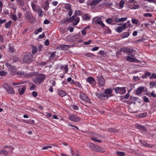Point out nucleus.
<instances>
[{
  "label": "nucleus",
  "instance_id": "f257e3e1",
  "mask_svg": "<svg viewBox=\"0 0 156 156\" xmlns=\"http://www.w3.org/2000/svg\"><path fill=\"white\" fill-rule=\"evenodd\" d=\"M45 79L44 74H38L36 75L35 77L33 79V82L36 84H40Z\"/></svg>",
  "mask_w": 156,
  "mask_h": 156
},
{
  "label": "nucleus",
  "instance_id": "f03ea898",
  "mask_svg": "<svg viewBox=\"0 0 156 156\" xmlns=\"http://www.w3.org/2000/svg\"><path fill=\"white\" fill-rule=\"evenodd\" d=\"M16 74L19 77L27 78L32 77L34 74V72H33L25 73L23 71H19L16 72Z\"/></svg>",
  "mask_w": 156,
  "mask_h": 156
},
{
  "label": "nucleus",
  "instance_id": "7ed1b4c3",
  "mask_svg": "<svg viewBox=\"0 0 156 156\" xmlns=\"http://www.w3.org/2000/svg\"><path fill=\"white\" fill-rule=\"evenodd\" d=\"M89 147L91 149L94 151L100 152H103L105 151V149L103 148L96 145L93 143H90L89 144Z\"/></svg>",
  "mask_w": 156,
  "mask_h": 156
},
{
  "label": "nucleus",
  "instance_id": "20e7f679",
  "mask_svg": "<svg viewBox=\"0 0 156 156\" xmlns=\"http://www.w3.org/2000/svg\"><path fill=\"white\" fill-rule=\"evenodd\" d=\"M33 55L30 53H26L23 56V61L25 63H29L33 61Z\"/></svg>",
  "mask_w": 156,
  "mask_h": 156
},
{
  "label": "nucleus",
  "instance_id": "39448f33",
  "mask_svg": "<svg viewBox=\"0 0 156 156\" xmlns=\"http://www.w3.org/2000/svg\"><path fill=\"white\" fill-rule=\"evenodd\" d=\"M5 66L8 68L10 72L11 73V75H14L16 74V69L15 66L8 63H6L5 64Z\"/></svg>",
  "mask_w": 156,
  "mask_h": 156
},
{
  "label": "nucleus",
  "instance_id": "423d86ee",
  "mask_svg": "<svg viewBox=\"0 0 156 156\" xmlns=\"http://www.w3.org/2000/svg\"><path fill=\"white\" fill-rule=\"evenodd\" d=\"M120 51L121 52L128 53L131 56H134V55L132 54L134 51V49H133L128 47H123L120 48Z\"/></svg>",
  "mask_w": 156,
  "mask_h": 156
},
{
  "label": "nucleus",
  "instance_id": "0eeeda50",
  "mask_svg": "<svg viewBox=\"0 0 156 156\" xmlns=\"http://www.w3.org/2000/svg\"><path fill=\"white\" fill-rule=\"evenodd\" d=\"M115 92L116 94H123L126 92V89L125 87H117L115 88Z\"/></svg>",
  "mask_w": 156,
  "mask_h": 156
},
{
  "label": "nucleus",
  "instance_id": "6e6552de",
  "mask_svg": "<svg viewBox=\"0 0 156 156\" xmlns=\"http://www.w3.org/2000/svg\"><path fill=\"white\" fill-rule=\"evenodd\" d=\"M80 96L81 99L83 101L87 102L89 103H91V100L83 92H81L80 93Z\"/></svg>",
  "mask_w": 156,
  "mask_h": 156
},
{
  "label": "nucleus",
  "instance_id": "1a4fd4ad",
  "mask_svg": "<svg viewBox=\"0 0 156 156\" xmlns=\"http://www.w3.org/2000/svg\"><path fill=\"white\" fill-rule=\"evenodd\" d=\"M25 17L29 22L30 23H33L34 18L30 12H26L25 14Z\"/></svg>",
  "mask_w": 156,
  "mask_h": 156
},
{
  "label": "nucleus",
  "instance_id": "9d476101",
  "mask_svg": "<svg viewBox=\"0 0 156 156\" xmlns=\"http://www.w3.org/2000/svg\"><path fill=\"white\" fill-rule=\"evenodd\" d=\"M96 95L98 98L102 100H105L108 99V96L105 95V93H96Z\"/></svg>",
  "mask_w": 156,
  "mask_h": 156
},
{
  "label": "nucleus",
  "instance_id": "9b49d317",
  "mask_svg": "<svg viewBox=\"0 0 156 156\" xmlns=\"http://www.w3.org/2000/svg\"><path fill=\"white\" fill-rule=\"evenodd\" d=\"M5 88L7 92L9 94H14L15 92L14 90L13 87L12 86H9L8 84L6 85V86L5 87Z\"/></svg>",
  "mask_w": 156,
  "mask_h": 156
},
{
  "label": "nucleus",
  "instance_id": "f8f14e48",
  "mask_svg": "<svg viewBox=\"0 0 156 156\" xmlns=\"http://www.w3.org/2000/svg\"><path fill=\"white\" fill-rule=\"evenodd\" d=\"M68 118L70 120L75 122H76L80 120V118L77 115H69Z\"/></svg>",
  "mask_w": 156,
  "mask_h": 156
},
{
  "label": "nucleus",
  "instance_id": "ddd939ff",
  "mask_svg": "<svg viewBox=\"0 0 156 156\" xmlns=\"http://www.w3.org/2000/svg\"><path fill=\"white\" fill-rule=\"evenodd\" d=\"M98 84L100 85L103 86L105 83V80L103 78L102 76H98L97 77Z\"/></svg>",
  "mask_w": 156,
  "mask_h": 156
},
{
  "label": "nucleus",
  "instance_id": "4468645a",
  "mask_svg": "<svg viewBox=\"0 0 156 156\" xmlns=\"http://www.w3.org/2000/svg\"><path fill=\"white\" fill-rule=\"evenodd\" d=\"M70 48V46L67 44H61L58 47V48L59 50H65L69 49Z\"/></svg>",
  "mask_w": 156,
  "mask_h": 156
},
{
  "label": "nucleus",
  "instance_id": "2eb2a0df",
  "mask_svg": "<svg viewBox=\"0 0 156 156\" xmlns=\"http://www.w3.org/2000/svg\"><path fill=\"white\" fill-rule=\"evenodd\" d=\"M136 127L139 129L143 132H146L147 131V129L145 127L141 125L137 124L136 125Z\"/></svg>",
  "mask_w": 156,
  "mask_h": 156
},
{
  "label": "nucleus",
  "instance_id": "dca6fc26",
  "mask_svg": "<svg viewBox=\"0 0 156 156\" xmlns=\"http://www.w3.org/2000/svg\"><path fill=\"white\" fill-rule=\"evenodd\" d=\"M87 81L90 84L94 85L95 84V79L92 77H89L87 79Z\"/></svg>",
  "mask_w": 156,
  "mask_h": 156
},
{
  "label": "nucleus",
  "instance_id": "f3484780",
  "mask_svg": "<svg viewBox=\"0 0 156 156\" xmlns=\"http://www.w3.org/2000/svg\"><path fill=\"white\" fill-rule=\"evenodd\" d=\"M133 56H128L126 57V60L127 61L133 62H138V60L135 58H133Z\"/></svg>",
  "mask_w": 156,
  "mask_h": 156
},
{
  "label": "nucleus",
  "instance_id": "a211bd4d",
  "mask_svg": "<svg viewBox=\"0 0 156 156\" xmlns=\"http://www.w3.org/2000/svg\"><path fill=\"white\" fill-rule=\"evenodd\" d=\"M6 151H7V152L9 153H11L12 152L13 150L14 149V148L12 146H6L4 147V148Z\"/></svg>",
  "mask_w": 156,
  "mask_h": 156
},
{
  "label": "nucleus",
  "instance_id": "6ab92c4d",
  "mask_svg": "<svg viewBox=\"0 0 156 156\" xmlns=\"http://www.w3.org/2000/svg\"><path fill=\"white\" fill-rule=\"evenodd\" d=\"M57 92L58 94L61 97H63L66 96L67 94L66 91L59 89L58 90Z\"/></svg>",
  "mask_w": 156,
  "mask_h": 156
},
{
  "label": "nucleus",
  "instance_id": "aec40b11",
  "mask_svg": "<svg viewBox=\"0 0 156 156\" xmlns=\"http://www.w3.org/2000/svg\"><path fill=\"white\" fill-rule=\"evenodd\" d=\"M105 95H107L108 96V98L109 97H111L112 96V90L111 88L107 89L105 90Z\"/></svg>",
  "mask_w": 156,
  "mask_h": 156
},
{
  "label": "nucleus",
  "instance_id": "412c9836",
  "mask_svg": "<svg viewBox=\"0 0 156 156\" xmlns=\"http://www.w3.org/2000/svg\"><path fill=\"white\" fill-rule=\"evenodd\" d=\"M144 90V87L143 86H141L139 87L136 91V94L139 95L143 92Z\"/></svg>",
  "mask_w": 156,
  "mask_h": 156
},
{
  "label": "nucleus",
  "instance_id": "4be33fe9",
  "mask_svg": "<svg viewBox=\"0 0 156 156\" xmlns=\"http://www.w3.org/2000/svg\"><path fill=\"white\" fill-rule=\"evenodd\" d=\"M130 35L129 32L126 31L124 32L121 34V36L122 38H125L127 37Z\"/></svg>",
  "mask_w": 156,
  "mask_h": 156
},
{
  "label": "nucleus",
  "instance_id": "5701e85b",
  "mask_svg": "<svg viewBox=\"0 0 156 156\" xmlns=\"http://www.w3.org/2000/svg\"><path fill=\"white\" fill-rule=\"evenodd\" d=\"M102 0H94L90 4V5L91 6H96Z\"/></svg>",
  "mask_w": 156,
  "mask_h": 156
},
{
  "label": "nucleus",
  "instance_id": "b1692460",
  "mask_svg": "<svg viewBox=\"0 0 156 156\" xmlns=\"http://www.w3.org/2000/svg\"><path fill=\"white\" fill-rule=\"evenodd\" d=\"M60 68L62 69H64L65 73H66L69 70L68 65H66L65 66L62 65L61 66H60Z\"/></svg>",
  "mask_w": 156,
  "mask_h": 156
},
{
  "label": "nucleus",
  "instance_id": "393cba45",
  "mask_svg": "<svg viewBox=\"0 0 156 156\" xmlns=\"http://www.w3.org/2000/svg\"><path fill=\"white\" fill-rule=\"evenodd\" d=\"M90 26L89 25L85 27L81 31L82 34L83 35H85L87 33V29L88 28H90Z\"/></svg>",
  "mask_w": 156,
  "mask_h": 156
},
{
  "label": "nucleus",
  "instance_id": "a878e982",
  "mask_svg": "<svg viewBox=\"0 0 156 156\" xmlns=\"http://www.w3.org/2000/svg\"><path fill=\"white\" fill-rule=\"evenodd\" d=\"M9 153L7 152V151H6L4 148L3 149H1L0 150V154L1 155H3L5 156H7Z\"/></svg>",
  "mask_w": 156,
  "mask_h": 156
},
{
  "label": "nucleus",
  "instance_id": "bb28decb",
  "mask_svg": "<svg viewBox=\"0 0 156 156\" xmlns=\"http://www.w3.org/2000/svg\"><path fill=\"white\" fill-rule=\"evenodd\" d=\"M135 3H137V2H135L133 5H131L132 9H136L139 8V5L138 4H135Z\"/></svg>",
  "mask_w": 156,
  "mask_h": 156
},
{
  "label": "nucleus",
  "instance_id": "cd10ccee",
  "mask_svg": "<svg viewBox=\"0 0 156 156\" xmlns=\"http://www.w3.org/2000/svg\"><path fill=\"white\" fill-rule=\"evenodd\" d=\"M140 142L141 143L142 145L145 147H151V146L150 145L148 144L147 142L145 141H142L141 140H140Z\"/></svg>",
  "mask_w": 156,
  "mask_h": 156
},
{
  "label": "nucleus",
  "instance_id": "c85d7f7f",
  "mask_svg": "<svg viewBox=\"0 0 156 156\" xmlns=\"http://www.w3.org/2000/svg\"><path fill=\"white\" fill-rule=\"evenodd\" d=\"M83 18L84 20H89L90 19V17L88 14H84L83 16Z\"/></svg>",
  "mask_w": 156,
  "mask_h": 156
},
{
  "label": "nucleus",
  "instance_id": "c756f323",
  "mask_svg": "<svg viewBox=\"0 0 156 156\" xmlns=\"http://www.w3.org/2000/svg\"><path fill=\"white\" fill-rule=\"evenodd\" d=\"M71 7V5L69 3H66L65 5V9L68 10L69 11L72 9Z\"/></svg>",
  "mask_w": 156,
  "mask_h": 156
},
{
  "label": "nucleus",
  "instance_id": "7c9ffc66",
  "mask_svg": "<svg viewBox=\"0 0 156 156\" xmlns=\"http://www.w3.org/2000/svg\"><path fill=\"white\" fill-rule=\"evenodd\" d=\"M32 53L33 54L36 53L37 52V47L33 45L32 46Z\"/></svg>",
  "mask_w": 156,
  "mask_h": 156
},
{
  "label": "nucleus",
  "instance_id": "2f4dec72",
  "mask_svg": "<svg viewBox=\"0 0 156 156\" xmlns=\"http://www.w3.org/2000/svg\"><path fill=\"white\" fill-rule=\"evenodd\" d=\"M150 88H153L154 87H156V82L155 81H151L150 83Z\"/></svg>",
  "mask_w": 156,
  "mask_h": 156
},
{
  "label": "nucleus",
  "instance_id": "473e14b6",
  "mask_svg": "<svg viewBox=\"0 0 156 156\" xmlns=\"http://www.w3.org/2000/svg\"><path fill=\"white\" fill-rule=\"evenodd\" d=\"M155 91L153 90L150 94H148L147 95L149 97H152L153 98H156V94H154Z\"/></svg>",
  "mask_w": 156,
  "mask_h": 156
},
{
  "label": "nucleus",
  "instance_id": "72a5a7b5",
  "mask_svg": "<svg viewBox=\"0 0 156 156\" xmlns=\"http://www.w3.org/2000/svg\"><path fill=\"white\" fill-rule=\"evenodd\" d=\"M108 131L110 132L117 133L118 132V130L116 129L115 128H109L108 129Z\"/></svg>",
  "mask_w": 156,
  "mask_h": 156
},
{
  "label": "nucleus",
  "instance_id": "f704fd0d",
  "mask_svg": "<svg viewBox=\"0 0 156 156\" xmlns=\"http://www.w3.org/2000/svg\"><path fill=\"white\" fill-rule=\"evenodd\" d=\"M31 6L32 7L33 10L35 12H37V7L36 5L35 4H31Z\"/></svg>",
  "mask_w": 156,
  "mask_h": 156
},
{
  "label": "nucleus",
  "instance_id": "c9c22d12",
  "mask_svg": "<svg viewBox=\"0 0 156 156\" xmlns=\"http://www.w3.org/2000/svg\"><path fill=\"white\" fill-rule=\"evenodd\" d=\"M116 154L119 156H124L125 155V153L122 151H117Z\"/></svg>",
  "mask_w": 156,
  "mask_h": 156
},
{
  "label": "nucleus",
  "instance_id": "e433bc0d",
  "mask_svg": "<svg viewBox=\"0 0 156 156\" xmlns=\"http://www.w3.org/2000/svg\"><path fill=\"white\" fill-rule=\"evenodd\" d=\"M12 21H9L7 23H6L5 24V27L6 28H9L10 27V26L12 24Z\"/></svg>",
  "mask_w": 156,
  "mask_h": 156
},
{
  "label": "nucleus",
  "instance_id": "4c0bfd02",
  "mask_svg": "<svg viewBox=\"0 0 156 156\" xmlns=\"http://www.w3.org/2000/svg\"><path fill=\"white\" fill-rule=\"evenodd\" d=\"M123 30V27H118L116 29V31L119 33L121 32Z\"/></svg>",
  "mask_w": 156,
  "mask_h": 156
},
{
  "label": "nucleus",
  "instance_id": "58836bf2",
  "mask_svg": "<svg viewBox=\"0 0 156 156\" xmlns=\"http://www.w3.org/2000/svg\"><path fill=\"white\" fill-rule=\"evenodd\" d=\"M9 51L11 52H14L15 50V49L14 48V47L12 46H11L10 44L9 45Z\"/></svg>",
  "mask_w": 156,
  "mask_h": 156
},
{
  "label": "nucleus",
  "instance_id": "ea45409f",
  "mask_svg": "<svg viewBox=\"0 0 156 156\" xmlns=\"http://www.w3.org/2000/svg\"><path fill=\"white\" fill-rule=\"evenodd\" d=\"M42 30V28L41 27H40L36 29L34 32L35 34H37L39 32H41Z\"/></svg>",
  "mask_w": 156,
  "mask_h": 156
},
{
  "label": "nucleus",
  "instance_id": "a19ab883",
  "mask_svg": "<svg viewBox=\"0 0 156 156\" xmlns=\"http://www.w3.org/2000/svg\"><path fill=\"white\" fill-rule=\"evenodd\" d=\"M68 125L70 126L74 127L73 128V129H74L77 130H79V128H78V127H77V126H74L73 125L70 124L69 123H68Z\"/></svg>",
  "mask_w": 156,
  "mask_h": 156
},
{
  "label": "nucleus",
  "instance_id": "79ce46f5",
  "mask_svg": "<svg viewBox=\"0 0 156 156\" xmlns=\"http://www.w3.org/2000/svg\"><path fill=\"white\" fill-rule=\"evenodd\" d=\"M26 90V87H23L22 88V90L20 91L19 94L20 95H23L24 93V92Z\"/></svg>",
  "mask_w": 156,
  "mask_h": 156
},
{
  "label": "nucleus",
  "instance_id": "37998d69",
  "mask_svg": "<svg viewBox=\"0 0 156 156\" xmlns=\"http://www.w3.org/2000/svg\"><path fill=\"white\" fill-rule=\"evenodd\" d=\"M125 4V2L123 0H122L119 3V6L120 7L122 8L123 7H124V5Z\"/></svg>",
  "mask_w": 156,
  "mask_h": 156
},
{
  "label": "nucleus",
  "instance_id": "c03bdc74",
  "mask_svg": "<svg viewBox=\"0 0 156 156\" xmlns=\"http://www.w3.org/2000/svg\"><path fill=\"white\" fill-rule=\"evenodd\" d=\"M38 13L40 16H42L43 15V11L41 8L39 9Z\"/></svg>",
  "mask_w": 156,
  "mask_h": 156
},
{
  "label": "nucleus",
  "instance_id": "a18cd8bd",
  "mask_svg": "<svg viewBox=\"0 0 156 156\" xmlns=\"http://www.w3.org/2000/svg\"><path fill=\"white\" fill-rule=\"evenodd\" d=\"M11 16L12 17V19L13 20L16 21L17 20V17L16 15L12 13V14L11 15Z\"/></svg>",
  "mask_w": 156,
  "mask_h": 156
},
{
  "label": "nucleus",
  "instance_id": "49530a36",
  "mask_svg": "<svg viewBox=\"0 0 156 156\" xmlns=\"http://www.w3.org/2000/svg\"><path fill=\"white\" fill-rule=\"evenodd\" d=\"M147 115L146 112L140 113L139 114V117H146Z\"/></svg>",
  "mask_w": 156,
  "mask_h": 156
},
{
  "label": "nucleus",
  "instance_id": "de8ad7c7",
  "mask_svg": "<svg viewBox=\"0 0 156 156\" xmlns=\"http://www.w3.org/2000/svg\"><path fill=\"white\" fill-rule=\"evenodd\" d=\"M131 21L133 23L137 24L138 23V20L136 19L133 18L132 19Z\"/></svg>",
  "mask_w": 156,
  "mask_h": 156
},
{
  "label": "nucleus",
  "instance_id": "09e8293b",
  "mask_svg": "<svg viewBox=\"0 0 156 156\" xmlns=\"http://www.w3.org/2000/svg\"><path fill=\"white\" fill-rule=\"evenodd\" d=\"M98 17H95L93 18L92 20V23L93 24H96L97 22V20L98 19Z\"/></svg>",
  "mask_w": 156,
  "mask_h": 156
},
{
  "label": "nucleus",
  "instance_id": "8fccbe9b",
  "mask_svg": "<svg viewBox=\"0 0 156 156\" xmlns=\"http://www.w3.org/2000/svg\"><path fill=\"white\" fill-rule=\"evenodd\" d=\"M106 22L108 24H111L112 22V19L108 18L106 20Z\"/></svg>",
  "mask_w": 156,
  "mask_h": 156
},
{
  "label": "nucleus",
  "instance_id": "3c124183",
  "mask_svg": "<svg viewBox=\"0 0 156 156\" xmlns=\"http://www.w3.org/2000/svg\"><path fill=\"white\" fill-rule=\"evenodd\" d=\"M23 84V83L22 82H19L18 83L13 82L12 83V85L13 86H15L20 84Z\"/></svg>",
  "mask_w": 156,
  "mask_h": 156
},
{
  "label": "nucleus",
  "instance_id": "603ef678",
  "mask_svg": "<svg viewBox=\"0 0 156 156\" xmlns=\"http://www.w3.org/2000/svg\"><path fill=\"white\" fill-rule=\"evenodd\" d=\"M85 55L89 57H91L95 56L93 54L89 53L86 54Z\"/></svg>",
  "mask_w": 156,
  "mask_h": 156
},
{
  "label": "nucleus",
  "instance_id": "864d4df0",
  "mask_svg": "<svg viewBox=\"0 0 156 156\" xmlns=\"http://www.w3.org/2000/svg\"><path fill=\"white\" fill-rule=\"evenodd\" d=\"M20 5L23 6L24 5V2L23 0H20L18 2Z\"/></svg>",
  "mask_w": 156,
  "mask_h": 156
},
{
  "label": "nucleus",
  "instance_id": "5fc2aeb1",
  "mask_svg": "<svg viewBox=\"0 0 156 156\" xmlns=\"http://www.w3.org/2000/svg\"><path fill=\"white\" fill-rule=\"evenodd\" d=\"M143 99L144 101L146 102H149V100L148 98L146 96H144L143 97Z\"/></svg>",
  "mask_w": 156,
  "mask_h": 156
},
{
  "label": "nucleus",
  "instance_id": "6e6d98bb",
  "mask_svg": "<svg viewBox=\"0 0 156 156\" xmlns=\"http://www.w3.org/2000/svg\"><path fill=\"white\" fill-rule=\"evenodd\" d=\"M71 107L73 109L76 110H77L79 109L78 107L77 106H76L75 105H72L71 106Z\"/></svg>",
  "mask_w": 156,
  "mask_h": 156
},
{
  "label": "nucleus",
  "instance_id": "4d7b16f0",
  "mask_svg": "<svg viewBox=\"0 0 156 156\" xmlns=\"http://www.w3.org/2000/svg\"><path fill=\"white\" fill-rule=\"evenodd\" d=\"M75 85L80 88H81L82 87L81 84L79 82L77 81L75 84Z\"/></svg>",
  "mask_w": 156,
  "mask_h": 156
},
{
  "label": "nucleus",
  "instance_id": "13d9d810",
  "mask_svg": "<svg viewBox=\"0 0 156 156\" xmlns=\"http://www.w3.org/2000/svg\"><path fill=\"white\" fill-rule=\"evenodd\" d=\"M97 22L96 23L99 24H100L102 22V21L101 20V19L100 18L98 17Z\"/></svg>",
  "mask_w": 156,
  "mask_h": 156
},
{
  "label": "nucleus",
  "instance_id": "bf43d9fd",
  "mask_svg": "<svg viewBox=\"0 0 156 156\" xmlns=\"http://www.w3.org/2000/svg\"><path fill=\"white\" fill-rule=\"evenodd\" d=\"M127 19V17H122L119 19V20L120 22H123L126 21Z\"/></svg>",
  "mask_w": 156,
  "mask_h": 156
},
{
  "label": "nucleus",
  "instance_id": "052dcab7",
  "mask_svg": "<svg viewBox=\"0 0 156 156\" xmlns=\"http://www.w3.org/2000/svg\"><path fill=\"white\" fill-rule=\"evenodd\" d=\"M143 16L144 17H151L152 16V15L150 13H145L144 14Z\"/></svg>",
  "mask_w": 156,
  "mask_h": 156
},
{
  "label": "nucleus",
  "instance_id": "680f3d73",
  "mask_svg": "<svg viewBox=\"0 0 156 156\" xmlns=\"http://www.w3.org/2000/svg\"><path fill=\"white\" fill-rule=\"evenodd\" d=\"M51 147H52L51 146H46L43 147L42 148V149L43 150H46L48 148H51Z\"/></svg>",
  "mask_w": 156,
  "mask_h": 156
},
{
  "label": "nucleus",
  "instance_id": "e2e57ef3",
  "mask_svg": "<svg viewBox=\"0 0 156 156\" xmlns=\"http://www.w3.org/2000/svg\"><path fill=\"white\" fill-rule=\"evenodd\" d=\"M55 55V53L54 52H52L49 57V59L51 60L52 58L54 57Z\"/></svg>",
  "mask_w": 156,
  "mask_h": 156
},
{
  "label": "nucleus",
  "instance_id": "0e129e2a",
  "mask_svg": "<svg viewBox=\"0 0 156 156\" xmlns=\"http://www.w3.org/2000/svg\"><path fill=\"white\" fill-rule=\"evenodd\" d=\"M6 22V20L5 19L2 20L0 19V27L2 26V24Z\"/></svg>",
  "mask_w": 156,
  "mask_h": 156
},
{
  "label": "nucleus",
  "instance_id": "69168bd1",
  "mask_svg": "<svg viewBox=\"0 0 156 156\" xmlns=\"http://www.w3.org/2000/svg\"><path fill=\"white\" fill-rule=\"evenodd\" d=\"M49 8V3H47L46 5H45L44 7V9L46 10H47Z\"/></svg>",
  "mask_w": 156,
  "mask_h": 156
},
{
  "label": "nucleus",
  "instance_id": "338daca9",
  "mask_svg": "<svg viewBox=\"0 0 156 156\" xmlns=\"http://www.w3.org/2000/svg\"><path fill=\"white\" fill-rule=\"evenodd\" d=\"M50 83L51 84V86L53 87V86H55V84H56L54 80H51L50 81Z\"/></svg>",
  "mask_w": 156,
  "mask_h": 156
},
{
  "label": "nucleus",
  "instance_id": "774afa93",
  "mask_svg": "<svg viewBox=\"0 0 156 156\" xmlns=\"http://www.w3.org/2000/svg\"><path fill=\"white\" fill-rule=\"evenodd\" d=\"M92 42V41L91 40H89L88 41L84 42L83 43V44L85 45H89V44Z\"/></svg>",
  "mask_w": 156,
  "mask_h": 156
}]
</instances>
